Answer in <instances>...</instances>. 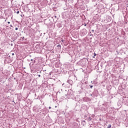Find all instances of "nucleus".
<instances>
[{"label":"nucleus","instance_id":"9d476101","mask_svg":"<svg viewBox=\"0 0 128 128\" xmlns=\"http://www.w3.org/2000/svg\"><path fill=\"white\" fill-rule=\"evenodd\" d=\"M89 86L90 87V88H94L92 85H89Z\"/></svg>","mask_w":128,"mask_h":128},{"label":"nucleus","instance_id":"6ab92c4d","mask_svg":"<svg viewBox=\"0 0 128 128\" xmlns=\"http://www.w3.org/2000/svg\"><path fill=\"white\" fill-rule=\"evenodd\" d=\"M90 96H92V94H90Z\"/></svg>","mask_w":128,"mask_h":128},{"label":"nucleus","instance_id":"9b49d317","mask_svg":"<svg viewBox=\"0 0 128 128\" xmlns=\"http://www.w3.org/2000/svg\"><path fill=\"white\" fill-rule=\"evenodd\" d=\"M16 14H20V11H18V12H16Z\"/></svg>","mask_w":128,"mask_h":128},{"label":"nucleus","instance_id":"a211bd4d","mask_svg":"<svg viewBox=\"0 0 128 128\" xmlns=\"http://www.w3.org/2000/svg\"><path fill=\"white\" fill-rule=\"evenodd\" d=\"M94 56H96V53H94Z\"/></svg>","mask_w":128,"mask_h":128},{"label":"nucleus","instance_id":"b1692460","mask_svg":"<svg viewBox=\"0 0 128 128\" xmlns=\"http://www.w3.org/2000/svg\"><path fill=\"white\" fill-rule=\"evenodd\" d=\"M55 108H57V106H55Z\"/></svg>","mask_w":128,"mask_h":128},{"label":"nucleus","instance_id":"2eb2a0df","mask_svg":"<svg viewBox=\"0 0 128 128\" xmlns=\"http://www.w3.org/2000/svg\"><path fill=\"white\" fill-rule=\"evenodd\" d=\"M38 76L39 78H40V74L38 75Z\"/></svg>","mask_w":128,"mask_h":128},{"label":"nucleus","instance_id":"6e6552de","mask_svg":"<svg viewBox=\"0 0 128 128\" xmlns=\"http://www.w3.org/2000/svg\"><path fill=\"white\" fill-rule=\"evenodd\" d=\"M92 34V32H90V33L89 34V36H94V35L92 34Z\"/></svg>","mask_w":128,"mask_h":128},{"label":"nucleus","instance_id":"20e7f679","mask_svg":"<svg viewBox=\"0 0 128 128\" xmlns=\"http://www.w3.org/2000/svg\"><path fill=\"white\" fill-rule=\"evenodd\" d=\"M67 82H68V84H70L72 86V80H68L67 81Z\"/></svg>","mask_w":128,"mask_h":128},{"label":"nucleus","instance_id":"1a4fd4ad","mask_svg":"<svg viewBox=\"0 0 128 128\" xmlns=\"http://www.w3.org/2000/svg\"><path fill=\"white\" fill-rule=\"evenodd\" d=\"M112 128V125L110 124H108V128Z\"/></svg>","mask_w":128,"mask_h":128},{"label":"nucleus","instance_id":"412c9836","mask_svg":"<svg viewBox=\"0 0 128 128\" xmlns=\"http://www.w3.org/2000/svg\"><path fill=\"white\" fill-rule=\"evenodd\" d=\"M8 20V18H6L5 20H4V22H6V20Z\"/></svg>","mask_w":128,"mask_h":128},{"label":"nucleus","instance_id":"f3484780","mask_svg":"<svg viewBox=\"0 0 128 128\" xmlns=\"http://www.w3.org/2000/svg\"><path fill=\"white\" fill-rule=\"evenodd\" d=\"M8 24H10V22H8Z\"/></svg>","mask_w":128,"mask_h":128},{"label":"nucleus","instance_id":"393cba45","mask_svg":"<svg viewBox=\"0 0 128 128\" xmlns=\"http://www.w3.org/2000/svg\"><path fill=\"white\" fill-rule=\"evenodd\" d=\"M86 122V121L84 120V122Z\"/></svg>","mask_w":128,"mask_h":128},{"label":"nucleus","instance_id":"423d86ee","mask_svg":"<svg viewBox=\"0 0 128 128\" xmlns=\"http://www.w3.org/2000/svg\"><path fill=\"white\" fill-rule=\"evenodd\" d=\"M57 48H62V46H60V44H58L57 46Z\"/></svg>","mask_w":128,"mask_h":128},{"label":"nucleus","instance_id":"f03ea898","mask_svg":"<svg viewBox=\"0 0 128 128\" xmlns=\"http://www.w3.org/2000/svg\"><path fill=\"white\" fill-rule=\"evenodd\" d=\"M88 34V31L86 30V29H83L82 30V32L81 33V36H86Z\"/></svg>","mask_w":128,"mask_h":128},{"label":"nucleus","instance_id":"4468645a","mask_svg":"<svg viewBox=\"0 0 128 128\" xmlns=\"http://www.w3.org/2000/svg\"><path fill=\"white\" fill-rule=\"evenodd\" d=\"M92 2H96V0H92Z\"/></svg>","mask_w":128,"mask_h":128},{"label":"nucleus","instance_id":"4be33fe9","mask_svg":"<svg viewBox=\"0 0 128 128\" xmlns=\"http://www.w3.org/2000/svg\"><path fill=\"white\" fill-rule=\"evenodd\" d=\"M49 108H52V107H50V106H49Z\"/></svg>","mask_w":128,"mask_h":128},{"label":"nucleus","instance_id":"0eeeda50","mask_svg":"<svg viewBox=\"0 0 128 128\" xmlns=\"http://www.w3.org/2000/svg\"><path fill=\"white\" fill-rule=\"evenodd\" d=\"M88 120L89 121V122H90L92 120V118L90 117H89L88 118Z\"/></svg>","mask_w":128,"mask_h":128},{"label":"nucleus","instance_id":"f8f14e48","mask_svg":"<svg viewBox=\"0 0 128 128\" xmlns=\"http://www.w3.org/2000/svg\"><path fill=\"white\" fill-rule=\"evenodd\" d=\"M15 30H18V28H15Z\"/></svg>","mask_w":128,"mask_h":128},{"label":"nucleus","instance_id":"39448f33","mask_svg":"<svg viewBox=\"0 0 128 128\" xmlns=\"http://www.w3.org/2000/svg\"><path fill=\"white\" fill-rule=\"evenodd\" d=\"M20 40H24V36L21 37Z\"/></svg>","mask_w":128,"mask_h":128},{"label":"nucleus","instance_id":"5701e85b","mask_svg":"<svg viewBox=\"0 0 128 128\" xmlns=\"http://www.w3.org/2000/svg\"><path fill=\"white\" fill-rule=\"evenodd\" d=\"M12 54V56H14V54L13 53Z\"/></svg>","mask_w":128,"mask_h":128},{"label":"nucleus","instance_id":"ddd939ff","mask_svg":"<svg viewBox=\"0 0 128 128\" xmlns=\"http://www.w3.org/2000/svg\"><path fill=\"white\" fill-rule=\"evenodd\" d=\"M92 32H94V30H92Z\"/></svg>","mask_w":128,"mask_h":128},{"label":"nucleus","instance_id":"7ed1b4c3","mask_svg":"<svg viewBox=\"0 0 128 128\" xmlns=\"http://www.w3.org/2000/svg\"><path fill=\"white\" fill-rule=\"evenodd\" d=\"M31 62H30V66H32L34 65V64L36 62V60H33L32 59H31Z\"/></svg>","mask_w":128,"mask_h":128},{"label":"nucleus","instance_id":"f257e3e1","mask_svg":"<svg viewBox=\"0 0 128 128\" xmlns=\"http://www.w3.org/2000/svg\"><path fill=\"white\" fill-rule=\"evenodd\" d=\"M98 96V91L97 90H94V91L92 92L93 98H96Z\"/></svg>","mask_w":128,"mask_h":128},{"label":"nucleus","instance_id":"aec40b11","mask_svg":"<svg viewBox=\"0 0 128 128\" xmlns=\"http://www.w3.org/2000/svg\"><path fill=\"white\" fill-rule=\"evenodd\" d=\"M10 26H11V28H12V25H10Z\"/></svg>","mask_w":128,"mask_h":128},{"label":"nucleus","instance_id":"dca6fc26","mask_svg":"<svg viewBox=\"0 0 128 128\" xmlns=\"http://www.w3.org/2000/svg\"><path fill=\"white\" fill-rule=\"evenodd\" d=\"M84 26H86V24H84Z\"/></svg>","mask_w":128,"mask_h":128}]
</instances>
